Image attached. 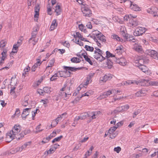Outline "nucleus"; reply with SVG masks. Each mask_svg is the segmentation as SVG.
I'll list each match as a JSON object with an SVG mask.
<instances>
[{
    "mask_svg": "<svg viewBox=\"0 0 158 158\" xmlns=\"http://www.w3.org/2000/svg\"><path fill=\"white\" fill-rule=\"evenodd\" d=\"M158 8L155 6H153L151 8H148L147 10V12L148 13L153 15L154 17H155L157 15V11Z\"/></svg>",
    "mask_w": 158,
    "mask_h": 158,
    "instance_id": "obj_7",
    "label": "nucleus"
},
{
    "mask_svg": "<svg viewBox=\"0 0 158 158\" xmlns=\"http://www.w3.org/2000/svg\"><path fill=\"white\" fill-rule=\"evenodd\" d=\"M151 57L155 59H158L157 52L154 50H148L147 53Z\"/></svg>",
    "mask_w": 158,
    "mask_h": 158,
    "instance_id": "obj_15",
    "label": "nucleus"
},
{
    "mask_svg": "<svg viewBox=\"0 0 158 158\" xmlns=\"http://www.w3.org/2000/svg\"><path fill=\"white\" fill-rule=\"evenodd\" d=\"M116 129H109L108 131L110 137L112 139L115 137L118 134Z\"/></svg>",
    "mask_w": 158,
    "mask_h": 158,
    "instance_id": "obj_13",
    "label": "nucleus"
},
{
    "mask_svg": "<svg viewBox=\"0 0 158 158\" xmlns=\"http://www.w3.org/2000/svg\"><path fill=\"white\" fill-rule=\"evenodd\" d=\"M55 151V149H54L52 147L49 150L46 152H47V154H48L53 153Z\"/></svg>",
    "mask_w": 158,
    "mask_h": 158,
    "instance_id": "obj_59",
    "label": "nucleus"
},
{
    "mask_svg": "<svg viewBox=\"0 0 158 158\" xmlns=\"http://www.w3.org/2000/svg\"><path fill=\"white\" fill-rule=\"evenodd\" d=\"M29 100V96H26L24 97V99L22 102V104L24 106H26L28 105V101Z\"/></svg>",
    "mask_w": 158,
    "mask_h": 158,
    "instance_id": "obj_28",
    "label": "nucleus"
},
{
    "mask_svg": "<svg viewBox=\"0 0 158 158\" xmlns=\"http://www.w3.org/2000/svg\"><path fill=\"white\" fill-rule=\"evenodd\" d=\"M128 41L130 42L131 43H135V44H137L138 42V40H137L133 38L132 36L131 37V38Z\"/></svg>",
    "mask_w": 158,
    "mask_h": 158,
    "instance_id": "obj_51",
    "label": "nucleus"
},
{
    "mask_svg": "<svg viewBox=\"0 0 158 158\" xmlns=\"http://www.w3.org/2000/svg\"><path fill=\"white\" fill-rule=\"evenodd\" d=\"M62 137L63 136L61 135L59 137L56 138L52 140V143H54L56 141H59Z\"/></svg>",
    "mask_w": 158,
    "mask_h": 158,
    "instance_id": "obj_53",
    "label": "nucleus"
},
{
    "mask_svg": "<svg viewBox=\"0 0 158 158\" xmlns=\"http://www.w3.org/2000/svg\"><path fill=\"white\" fill-rule=\"evenodd\" d=\"M135 83L137 84V82L136 81H125L122 83V85H130L131 84Z\"/></svg>",
    "mask_w": 158,
    "mask_h": 158,
    "instance_id": "obj_36",
    "label": "nucleus"
},
{
    "mask_svg": "<svg viewBox=\"0 0 158 158\" xmlns=\"http://www.w3.org/2000/svg\"><path fill=\"white\" fill-rule=\"evenodd\" d=\"M57 77V73H55L50 78V80L52 81H53L55 80L56 79V77Z\"/></svg>",
    "mask_w": 158,
    "mask_h": 158,
    "instance_id": "obj_60",
    "label": "nucleus"
},
{
    "mask_svg": "<svg viewBox=\"0 0 158 158\" xmlns=\"http://www.w3.org/2000/svg\"><path fill=\"white\" fill-rule=\"evenodd\" d=\"M123 2L124 3V5L127 7H131V5H132L133 2H132L129 0H123Z\"/></svg>",
    "mask_w": 158,
    "mask_h": 158,
    "instance_id": "obj_34",
    "label": "nucleus"
},
{
    "mask_svg": "<svg viewBox=\"0 0 158 158\" xmlns=\"http://www.w3.org/2000/svg\"><path fill=\"white\" fill-rule=\"evenodd\" d=\"M63 69L64 70H67L68 71H76L79 70L80 68H76L74 67H71L69 66H63Z\"/></svg>",
    "mask_w": 158,
    "mask_h": 158,
    "instance_id": "obj_21",
    "label": "nucleus"
},
{
    "mask_svg": "<svg viewBox=\"0 0 158 158\" xmlns=\"http://www.w3.org/2000/svg\"><path fill=\"white\" fill-rule=\"evenodd\" d=\"M89 116L87 113L85 112L81 114L80 115L76 117L74 120V122H77L79 120L84 119Z\"/></svg>",
    "mask_w": 158,
    "mask_h": 158,
    "instance_id": "obj_9",
    "label": "nucleus"
},
{
    "mask_svg": "<svg viewBox=\"0 0 158 158\" xmlns=\"http://www.w3.org/2000/svg\"><path fill=\"white\" fill-rule=\"evenodd\" d=\"M130 107L129 105L128 104H127L124 106H121L122 110L123 111H124L128 110Z\"/></svg>",
    "mask_w": 158,
    "mask_h": 158,
    "instance_id": "obj_49",
    "label": "nucleus"
},
{
    "mask_svg": "<svg viewBox=\"0 0 158 158\" xmlns=\"http://www.w3.org/2000/svg\"><path fill=\"white\" fill-rule=\"evenodd\" d=\"M55 12L56 13V15L57 16L60 15L61 12L60 6L59 5H57L55 7Z\"/></svg>",
    "mask_w": 158,
    "mask_h": 158,
    "instance_id": "obj_27",
    "label": "nucleus"
},
{
    "mask_svg": "<svg viewBox=\"0 0 158 158\" xmlns=\"http://www.w3.org/2000/svg\"><path fill=\"white\" fill-rule=\"evenodd\" d=\"M55 61L54 58H52L50 60L48 66L46 67V69H48L50 67H52L54 66V64Z\"/></svg>",
    "mask_w": 158,
    "mask_h": 158,
    "instance_id": "obj_39",
    "label": "nucleus"
},
{
    "mask_svg": "<svg viewBox=\"0 0 158 158\" xmlns=\"http://www.w3.org/2000/svg\"><path fill=\"white\" fill-rule=\"evenodd\" d=\"M78 27L80 30L81 31H82L85 33H86L87 32V31L85 28V27L82 24H79L78 26Z\"/></svg>",
    "mask_w": 158,
    "mask_h": 158,
    "instance_id": "obj_43",
    "label": "nucleus"
},
{
    "mask_svg": "<svg viewBox=\"0 0 158 158\" xmlns=\"http://www.w3.org/2000/svg\"><path fill=\"white\" fill-rule=\"evenodd\" d=\"M121 148L120 147H115L114 148V151L115 152H116L117 153H119V152L121 151Z\"/></svg>",
    "mask_w": 158,
    "mask_h": 158,
    "instance_id": "obj_63",
    "label": "nucleus"
},
{
    "mask_svg": "<svg viewBox=\"0 0 158 158\" xmlns=\"http://www.w3.org/2000/svg\"><path fill=\"white\" fill-rule=\"evenodd\" d=\"M146 31L144 27H139L135 29L134 32V35L135 36H139L142 35Z\"/></svg>",
    "mask_w": 158,
    "mask_h": 158,
    "instance_id": "obj_6",
    "label": "nucleus"
},
{
    "mask_svg": "<svg viewBox=\"0 0 158 158\" xmlns=\"http://www.w3.org/2000/svg\"><path fill=\"white\" fill-rule=\"evenodd\" d=\"M30 110V108H26L23 110V112L22 114V116L23 118H26V117L29 114Z\"/></svg>",
    "mask_w": 158,
    "mask_h": 158,
    "instance_id": "obj_18",
    "label": "nucleus"
},
{
    "mask_svg": "<svg viewBox=\"0 0 158 158\" xmlns=\"http://www.w3.org/2000/svg\"><path fill=\"white\" fill-rule=\"evenodd\" d=\"M139 68L143 72L145 73L148 75H150L151 72L150 70L146 66L143 64L140 65V66H138Z\"/></svg>",
    "mask_w": 158,
    "mask_h": 158,
    "instance_id": "obj_10",
    "label": "nucleus"
},
{
    "mask_svg": "<svg viewBox=\"0 0 158 158\" xmlns=\"http://www.w3.org/2000/svg\"><path fill=\"white\" fill-rule=\"evenodd\" d=\"M76 34L77 35V37H78L80 40H83L84 39V38L82 37V36L79 32H76Z\"/></svg>",
    "mask_w": 158,
    "mask_h": 158,
    "instance_id": "obj_58",
    "label": "nucleus"
},
{
    "mask_svg": "<svg viewBox=\"0 0 158 158\" xmlns=\"http://www.w3.org/2000/svg\"><path fill=\"white\" fill-rule=\"evenodd\" d=\"M85 48L87 51L90 52H93L94 49L93 47L87 45H85Z\"/></svg>",
    "mask_w": 158,
    "mask_h": 158,
    "instance_id": "obj_48",
    "label": "nucleus"
},
{
    "mask_svg": "<svg viewBox=\"0 0 158 158\" xmlns=\"http://www.w3.org/2000/svg\"><path fill=\"white\" fill-rule=\"evenodd\" d=\"M104 57L107 58L109 57H113V59L114 61V58H116L115 57V55L110 53L109 52L107 51L106 52V56H104Z\"/></svg>",
    "mask_w": 158,
    "mask_h": 158,
    "instance_id": "obj_33",
    "label": "nucleus"
},
{
    "mask_svg": "<svg viewBox=\"0 0 158 158\" xmlns=\"http://www.w3.org/2000/svg\"><path fill=\"white\" fill-rule=\"evenodd\" d=\"M114 61L122 66L126 65L127 63L126 59L123 57L118 59L117 58H114Z\"/></svg>",
    "mask_w": 158,
    "mask_h": 158,
    "instance_id": "obj_8",
    "label": "nucleus"
},
{
    "mask_svg": "<svg viewBox=\"0 0 158 158\" xmlns=\"http://www.w3.org/2000/svg\"><path fill=\"white\" fill-rule=\"evenodd\" d=\"M30 69V67L28 66L26 68L24 69L23 70V73L22 75L26 76V75H27Z\"/></svg>",
    "mask_w": 158,
    "mask_h": 158,
    "instance_id": "obj_45",
    "label": "nucleus"
},
{
    "mask_svg": "<svg viewBox=\"0 0 158 158\" xmlns=\"http://www.w3.org/2000/svg\"><path fill=\"white\" fill-rule=\"evenodd\" d=\"M20 129H12L6 135V140L7 142H10L15 137L18 140L21 139L23 138V135L19 133Z\"/></svg>",
    "mask_w": 158,
    "mask_h": 158,
    "instance_id": "obj_1",
    "label": "nucleus"
},
{
    "mask_svg": "<svg viewBox=\"0 0 158 158\" xmlns=\"http://www.w3.org/2000/svg\"><path fill=\"white\" fill-rule=\"evenodd\" d=\"M20 110L19 109L17 108L16 110L15 113L12 116V118H18L20 115Z\"/></svg>",
    "mask_w": 158,
    "mask_h": 158,
    "instance_id": "obj_38",
    "label": "nucleus"
},
{
    "mask_svg": "<svg viewBox=\"0 0 158 158\" xmlns=\"http://www.w3.org/2000/svg\"><path fill=\"white\" fill-rule=\"evenodd\" d=\"M40 10V8L39 6H36L35 7V14L34 15V17L35 18H38L39 15V11Z\"/></svg>",
    "mask_w": 158,
    "mask_h": 158,
    "instance_id": "obj_32",
    "label": "nucleus"
},
{
    "mask_svg": "<svg viewBox=\"0 0 158 158\" xmlns=\"http://www.w3.org/2000/svg\"><path fill=\"white\" fill-rule=\"evenodd\" d=\"M143 82H146L145 86H148L149 85L152 86H157L158 85V82L155 81H150L148 80H143Z\"/></svg>",
    "mask_w": 158,
    "mask_h": 158,
    "instance_id": "obj_17",
    "label": "nucleus"
},
{
    "mask_svg": "<svg viewBox=\"0 0 158 158\" xmlns=\"http://www.w3.org/2000/svg\"><path fill=\"white\" fill-rule=\"evenodd\" d=\"M94 149L93 146H91L89 150L87 151L84 155V158H86L88 156H90L92 152Z\"/></svg>",
    "mask_w": 158,
    "mask_h": 158,
    "instance_id": "obj_30",
    "label": "nucleus"
},
{
    "mask_svg": "<svg viewBox=\"0 0 158 158\" xmlns=\"http://www.w3.org/2000/svg\"><path fill=\"white\" fill-rule=\"evenodd\" d=\"M16 87H15L13 86L12 87H11V89L10 90V93L11 94H14L15 93V89Z\"/></svg>",
    "mask_w": 158,
    "mask_h": 158,
    "instance_id": "obj_64",
    "label": "nucleus"
},
{
    "mask_svg": "<svg viewBox=\"0 0 158 158\" xmlns=\"http://www.w3.org/2000/svg\"><path fill=\"white\" fill-rule=\"evenodd\" d=\"M58 123L55 119L53 120L51 125V127L53 128L55 127L57 125Z\"/></svg>",
    "mask_w": 158,
    "mask_h": 158,
    "instance_id": "obj_54",
    "label": "nucleus"
},
{
    "mask_svg": "<svg viewBox=\"0 0 158 158\" xmlns=\"http://www.w3.org/2000/svg\"><path fill=\"white\" fill-rule=\"evenodd\" d=\"M59 73L60 77H69L71 74V73L69 71H68L67 70H64V71H61L59 72Z\"/></svg>",
    "mask_w": 158,
    "mask_h": 158,
    "instance_id": "obj_11",
    "label": "nucleus"
},
{
    "mask_svg": "<svg viewBox=\"0 0 158 158\" xmlns=\"http://www.w3.org/2000/svg\"><path fill=\"white\" fill-rule=\"evenodd\" d=\"M81 10L83 16L88 17L92 16V11L88 6L85 5L82 6Z\"/></svg>",
    "mask_w": 158,
    "mask_h": 158,
    "instance_id": "obj_4",
    "label": "nucleus"
},
{
    "mask_svg": "<svg viewBox=\"0 0 158 158\" xmlns=\"http://www.w3.org/2000/svg\"><path fill=\"white\" fill-rule=\"evenodd\" d=\"M57 23H56V19H54L50 27V31H53L57 27Z\"/></svg>",
    "mask_w": 158,
    "mask_h": 158,
    "instance_id": "obj_25",
    "label": "nucleus"
},
{
    "mask_svg": "<svg viewBox=\"0 0 158 158\" xmlns=\"http://www.w3.org/2000/svg\"><path fill=\"white\" fill-rule=\"evenodd\" d=\"M47 13L48 14L51 15L52 14V7L50 6V4H48L47 6Z\"/></svg>",
    "mask_w": 158,
    "mask_h": 158,
    "instance_id": "obj_46",
    "label": "nucleus"
},
{
    "mask_svg": "<svg viewBox=\"0 0 158 158\" xmlns=\"http://www.w3.org/2000/svg\"><path fill=\"white\" fill-rule=\"evenodd\" d=\"M140 110H137L135 111L133 114V117L135 118L136 117V116L138 115L140 113Z\"/></svg>",
    "mask_w": 158,
    "mask_h": 158,
    "instance_id": "obj_62",
    "label": "nucleus"
},
{
    "mask_svg": "<svg viewBox=\"0 0 158 158\" xmlns=\"http://www.w3.org/2000/svg\"><path fill=\"white\" fill-rule=\"evenodd\" d=\"M61 90L64 91L68 95H69V96L71 95V94L70 93V87L67 85L66 84H64V86L61 89Z\"/></svg>",
    "mask_w": 158,
    "mask_h": 158,
    "instance_id": "obj_19",
    "label": "nucleus"
},
{
    "mask_svg": "<svg viewBox=\"0 0 158 158\" xmlns=\"http://www.w3.org/2000/svg\"><path fill=\"white\" fill-rule=\"evenodd\" d=\"M123 124V121H120L118 122L116 125L113 127L114 128H117L118 127H121Z\"/></svg>",
    "mask_w": 158,
    "mask_h": 158,
    "instance_id": "obj_52",
    "label": "nucleus"
},
{
    "mask_svg": "<svg viewBox=\"0 0 158 158\" xmlns=\"http://www.w3.org/2000/svg\"><path fill=\"white\" fill-rule=\"evenodd\" d=\"M123 49H120L119 50H116L115 51V54H117L118 55H120L123 52Z\"/></svg>",
    "mask_w": 158,
    "mask_h": 158,
    "instance_id": "obj_61",
    "label": "nucleus"
},
{
    "mask_svg": "<svg viewBox=\"0 0 158 158\" xmlns=\"http://www.w3.org/2000/svg\"><path fill=\"white\" fill-rule=\"evenodd\" d=\"M71 61L73 63H80L81 60L77 57H73L71 59Z\"/></svg>",
    "mask_w": 158,
    "mask_h": 158,
    "instance_id": "obj_42",
    "label": "nucleus"
},
{
    "mask_svg": "<svg viewBox=\"0 0 158 158\" xmlns=\"http://www.w3.org/2000/svg\"><path fill=\"white\" fill-rule=\"evenodd\" d=\"M19 131L20 132H19V133H21L20 134L22 133V134L23 135V137L25 135H26L31 132V131L30 129H25L23 132L20 129L19 130Z\"/></svg>",
    "mask_w": 158,
    "mask_h": 158,
    "instance_id": "obj_40",
    "label": "nucleus"
},
{
    "mask_svg": "<svg viewBox=\"0 0 158 158\" xmlns=\"http://www.w3.org/2000/svg\"><path fill=\"white\" fill-rule=\"evenodd\" d=\"M107 64L108 68L111 69L112 66L113 62L111 61L110 59H108Z\"/></svg>",
    "mask_w": 158,
    "mask_h": 158,
    "instance_id": "obj_50",
    "label": "nucleus"
},
{
    "mask_svg": "<svg viewBox=\"0 0 158 158\" xmlns=\"http://www.w3.org/2000/svg\"><path fill=\"white\" fill-rule=\"evenodd\" d=\"M67 114V113L65 112L62 114L61 115H59L57 118H56L55 120L57 121V122L58 123V122L60 121L63 118V116L65 115V116Z\"/></svg>",
    "mask_w": 158,
    "mask_h": 158,
    "instance_id": "obj_44",
    "label": "nucleus"
},
{
    "mask_svg": "<svg viewBox=\"0 0 158 158\" xmlns=\"http://www.w3.org/2000/svg\"><path fill=\"white\" fill-rule=\"evenodd\" d=\"M133 49L136 51L139 52L141 53L143 52V49L141 46L137 44H134Z\"/></svg>",
    "mask_w": 158,
    "mask_h": 158,
    "instance_id": "obj_20",
    "label": "nucleus"
},
{
    "mask_svg": "<svg viewBox=\"0 0 158 158\" xmlns=\"http://www.w3.org/2000/svg\"><path fill=\"white\" fill-rule=\"evenodd\" d=\"M84 57L85 58V60L88 62L91 65H92L93 63L91 61L90 59L87 56L85 55H84Z\"/></svg>",
    "mask_w": 158,
    "mask_h": 158,
    "instance_id": "obj_47",
    "label": "nucleus"
},
{
    "mask_svg": "<svg viewBox=\"0 0 158 158\" xmlns=\"http://www.w3.org/2000/svg\"><path fill=\"white\" fill-rule=\"evenodd\" d=\"M136 16H135L134 17L132 16V18H130V16L128 15V16H126L124 17L125 19L127 20H129V23L130 24L131 26L132 27H135L138 24V22L135 19Z\"/></svg>",
    "mask_w": 158,
    "mask_h": 158,
    "instance_id": "obj_5",
    "label": "nucleus"
},
{
    "mask_svg": "<svg viewBox=\"0 0 158 158\" xmlns=\"http://www.w3.org/2000/svg\"><path fill=\"white\" fill-rule=\"evenodd\" d=\"M110 95L111 92H110V89H109L107 91L104 92L102 94H101L98 97L97 99L98 100H101L102 99L106 98Z\"/></svg>",
    "mask_w": 158,
    "mask_h": 158,
    "instance_id": "obj_12",
    "label": "nucleus"
},
{
    "mask_svg": "<svg viewBox=\"0 0 158 158\" xmlns=\"http://www.w3.org/2000/svg\"><path fill=\"white\" fill-rule=\"evenodd\" d=\"M114 76L110 74H107L104 75L103 77L100 78V80L106 82V81L110 80Z\"/></svg>",
    "mask_w": 158,
    "mask_h": 158,
    "instance_id": "obj_14",
    "label": "nucleus"
},
{
    "mask_svg": "<svg viewBox=\"0 0 158 158\" xmlns=\"http://www.w3.org/2000/svg\"><path fill=\"white\" fill-rule=\"evenodd\" d=\"M93 34L96 35V37H93L92 35H90V37L93 38L94 41L96 42L97 45L99 47H101V42H105L106 41V37L102 33L99 31H94L93 32Z\"/></svg>",
    "mask_w": 158,
    "mask_h": 158,
    "instance_id": "obj_2",
    "label": "nucleus"
},
{
    "mask_svg": "<svg viewBox=\"0 0 158 158\" xmlns=\"http://www.w3.org/2000/svg\"><path fill=\"white\" fill-rule=\"evenodd\" d=\"M59 93V95L60 96L61 98H63L65 100H67L69 98V97L70 96L69 95H68L64 91H62L61 89L60 90Z\"/></svg>",
    "mask_w": 158,
    "mask_h": 158,
    "instance_id": "obj_16",
    "label": "nucleus"
},
{
    "mask_svg": "<svg viewBox=\"0 0 158 158\" xmlns=\"http://www.w3.org/2000/svg\"><path fill=\"white\" fill-rule=\"evenodd\" d=\"M38 40L39 38H36V37H33V38H32V37H31L29 39L28 42L29 44H30L32 42V41H33V42L32 43V44L34 46L38 42Z\"/></svg>",
    "mask_w": 158,
    "mask_h": 158,
    "instance_id": "obj_24",
    "label": "nucleus"
},
{
    "mask_svg": "<svg viewBox=\"0 0 158 158\" xmlns=\"http://www.w3.org/2000/svg\"><path fill=\"white\" fill-rule=\"evenodd\" d=\"M146 95V91L143 90H141L137 92L135 94L136 97H140L144 96Z\"/></svg>",
    "mask_w": 158,
    "mask_h": 158,
    "instance_id": "obj_22",
    "label": "nucleus"
},
{
    "mask_svg": "<svg viewBox=\"0 0 158 158\" xmlns=\"http://www.w3.org/2000/svg\"><path fill=\"white\" fill-rule=\"evenodd\" d=\"M131 9L135 11H138L140 10V7L138 5L135 4V3H133L132 5H131L130 8Z\"/></svg>",
    "mask_w": 158,
    "mask_h": 158,
    "instance_id": "obj_26",
    "label": "nucleus"
},
{
    "mask_svg": "<svg viewBox=\"0 0 158 158\" xmlns=\"http://www.w3.org/2000/svg\"><path fill=\"white\" fill-rule=\"evenodd\" d=\"M144 61L143 59H139V60H135V65L137 67L140 66V65H143L142 63Z\"/></svg>",
    "mask_w": 158,
    "mask_h": 158,
    "instance_id": "obj_37",
    "label": "nucleus"
},
{
    "mask_svg": "<svg viewBox=\"0 0 158 158\" xmlns=\"http://www.w3.org/2000/svg\"><path fill=\"white\" fill-rule=\"evenodd\" d=\"M100 112H93L91 113V114H92V115L91 116V118L92 119H94L96 118L95 117V116L98 114V113H100Z\"/></svg>",
    "mask_w": 158,
    "mask_h": 158,
    "instance_id": "obj_56",
    "label": "nucleus"
},
{
    "mask_svg": "<svg viewBox=\"0 0 158 158\" xmlns=\"http://www.w3.org/2000/svg\"><path fill=\"white\" fill-rule=\"evenodd\" d=\"M111 37L114 40L118 42H123V40L118 35L115 34H112L111 36Z\"/></svg>",
    "mask_w": 158,
    "mask_h": 158,
    "instance_id": "obj_23",
    "label": "nucleus"
},
{
    "mask_svg": "<svg viewBox=\"0 0 158 158\" xmlns=\"http://www.w3.org/2000/svg\"><path fill=\"white\" fill-rule=\"evenodd\" d=\"M95 49L93 55L94 58L100 61L104 60L105 59L104 57L105 54L104 52L97 47L95 48Z\"/></svg>",
    "mask_w": 158,
    "mask_h": 158,
    "instance_id": "obj_3",
    "label": "nucleus"
},
{
    "mask_svg": "<svg viewBox=\"0 0 158 158\" xmlns=\"http://www.w3.org/2000/svg\"><path fill=\"white\" fill-rule=\"evenodd\" d=\"M6 43H7L5 40H2L0 42V49L2 50L4 47L6 46Z\"/></svg>",
    "mask_w": 158,
    "mask_h": 158,
    "instance_id": "obj_35",
    "label": "nucleus"
},
{
    "mask_svg": "<svg viewBox=\"0 0 158 158\" xmlns=\"http://www.w3.org/2000/svg\"><path fill=\"white\" fill-rule=\"evenodd\" d=\"M124 38L127 41H129V40L131 38V37L130 36V35L127 33H126L123 36Z\"/></svg>",
    "mask_w": 158,
    "mask_h": 158,
    "instance_id": "obj_55",
    "label": "nucleus"
},
{
    "mask_svg": "<svg viewBox=\"0 0 158 158\" xmlns=\"http://www.w3.org/2000/svg\"><path fill=\"white\" fill-rule=\"evenodd\" d=\"M41 64L39 61H37L36 63H35L32 67L31 70L33 72L35 71L36 69L37 68L38 66L40 65Z\"/></svg>",
    "mask_w": 158,
    "mask_h": 158,
    "instance_id": "obj_31",
    "label": "nucleus"
},
{
    "mask_svg": "<svg viewBox=\"0 0 158 158\" xmlns=\"http://www.w3.org/2000/svg\"><path fill=\"white\" fill-rule=\"evenodd\" d=\"M19 151L18 149V147L15 148H13L11 149L10 151H9L8 152V154L9 155L10 154H15L17 152H19Z\"/></svg>",
    "mask_w": 158,
    "mask_h": 158,
    "instance_id": "obj_29",
    "label": "nucleus"
},
{
    "mask_svg": "<svg viewBox=\"0 0 158 158\" xmlns=\"http://www.w3.org/2000/svg\"><path fill=\"white\" fill-rule=\"evenodd\" d=\"M19 42H18V43ZM20 46V44H14L13 45V48L12 52L13 53H16L18 51V49L19 47Z\"/></svg>",
    "mask_w": 158,
    "mask_h": 158,
    "instance_id": "obj_41",
    "label": "nucleus"
},
{
    "mask_svg": "<svg viewBox=\"0 0 158 158\" xmlns=\"http://www.w3.org/2000/svg\"><path fill=\"white\" fill-rule=\"evenodd\" d=\"M44 90V92L45 93L49 94L51 92V90L49 88L47 87H44L43 88Z\"/></svg>",
    "mask_w": 158,
    "mask_h": 158,
    "instance_id": "obj_57",
    "label": "nucleus"
}]
</instances>
